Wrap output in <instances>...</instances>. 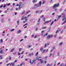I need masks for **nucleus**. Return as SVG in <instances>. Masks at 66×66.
<instances>
[{
  "label": "nucleus",
  "instance_id": "26",
  "mask_svg": "<svg viewBox=\"0 0 66 66\" xmlns=\"http://www.w3.org/2000/svg\"><path fill=\"white\" fill-rule=\"evenodd\" d=\"M46 27L45 26V27H42V29H46Z\"/></svg>",
  "mask_w": 66,
  "mask_h": 66
},
{
  "label": "nucleus",
  "instance_id": "43",
  "mask_svg": "<svg viewBox=\"0 0 66 66\" xmlns=\"http://www.w3.org/2000/svg\"><path fill=\"white\" fill-rule=\"evenodd\" d=\"M43 10H41L40 12V13H42V12H43Z\"/></svg>",
  "mask_w": 66,
  "mask_h": 66
},
{
  "label": "nucleus",
  "instance_id": "41",
  "mask_svg": "<svg viewBox=\"0 0 66 66\" xmlns=\"http://www.w3.org/2000/svg\"><path fill=\"white\" fill-rule=\"evenodd\" d=\"M29 12H30V11H27V14H28Z\"/></svg>",
  "mask_w": 66,
  "mask_h": 66
},
{
  "label": "nucleus",
  "instance_id": "4",
  "mask_svg": "<svg viewBox=\"0 0 66 66\" xmlns=\"http://www.w3.org/2000/svg\"><path fill=\"white\" fill-rule=\"evenodd\" d=\"M36 61V60H33L32 61V62H31V61L30 60V61L29 63L30 64H33V63H34V62H35V61Z\"/></svg>",
  "mask_w": 66,
  "mask_h": 66
},
{
  "label": "nucleus",
  "instance_id": "55",
  "mask_svg": "<svg viewBox=\"0 0 66 66\" xmlns=\"http://www.w3.org/2000/svg\"><path fill=\"white\" fill-rule=\"evenodd\" d=\"M27 36H25L24 37V38H25V39H26V38H27Z\"/></svg>",
  "mask_w": 66,
  "mask_h": 66
},
{
  "label": "nucleus",
  "instance_id": "22",
  "mask_svg": "<svg viewBox=\"0 0 66 66\" xmlns=\"http://www.w3.org/2000/svg\"><path fill=\"white\" fill-rule=\"evenodd\" d=\"M27 20H28V19H26L25 21H24V23H25V22H26L27 21Z\"/></svg>",
  "mask_w": 66,
  "mask_h": 66
},
{
  "label": "nucleus",
  "instance_id": "54",
  "mask_svg": "<svg viewBox=\"0 0 66 66\" xmlns=\"http://www.w3.org/2000/svg\"><path fill=\"white\" fill-rule=\"evenodd\" d=\"M41 61V63H43V60H41L40 61Z\"/></svg>",
  "mask_w": 66,
  "mask_h": 66
},
{
  "label": "nucleus",
  "instance_id": "58",
  "mask_svg": "<svg viewBox=\"0 0 66 66\" xmlns=\"http://www.w3.org/2000/svg\"><path fill=\"white\" fill-rule=\"evenodd\" d=\"M60 66H63V63L61 64L60 65Z\"/></svg>",
  "mask_w": 66,
  "mask_h": 66
},
{
  "label": "nucleus",
  "instance_id": "59",
  "mask_svg": "<svg viewBox=\"0 0 66 66\" xmlns=\"http://www.w3.org/2000/svg\"><path fill=\"white\" fill-rule=\"evenodd\" d=\"M23 56H24V55H23L21 57V59H22V58H23Z\"/></svg>",
  "mask_w": 66,
  "mask_h": 66
},
{
  "label": "nucleus",
  "instance_id": "46",
  "mask_svg": "<svg viewBox=\"0 0 66 66\" xmlns=\"http://www.w3.org/2000/svg\"><path fill=\"white\" fill-rule=\"evenodd\" d=\"M34 34H33L31 36V37H34Z\"/></svg>",
  "mask_w": 66,
  "mask_h": 66
},
{
  "label": "nucleus",
  "instance_id": "39",
  "mask_svg": "<svg viewBox=\"0 0 66 66\" xmlns=\"http://www.w3.org/2000/svg\"><path fill=\"white\" fill-rule=\"evenodd\" d=\"M63 44V43L61 42L59 44L60 45H62Z\"/></svg>",
  "mask_w": 66,
  "mask_h": 66
},
{
  "label": "nucleus",
  "instance_id": "24",
  "mask_svg": "<svg viewBox=\"0 0 66 66\" xmlns=\"http://www.w3.org/2000/svg\"><path fill=\"white\" fill-rule=\"evenodd\" d=\"M2 55H0V57H1L0 58V59L1 60V59H2L3 58V57H2Z\"/></svg>",
  "mask_w": 66,
  "mask_h": 66
},
{
  "label": "nucleus",
  "instance_id": "51",
  "mask_svg": "<svg viewBox=\"0 0 66 66\" xmlns=\"http://www.w3.org/2000/svg\"><path fill=\"white\" fill-rule=\"evenodd\" d=\"M50 31V28H49L48 30V32H49Z\"/></svg>",
  "mask_w": 66,
  "mask_h": 66
},
{
  "label": "nucleus",
  "instance_id": "34",
  "mask_svg": "<svg viewBox=\"0 0 66 66\" xmlns=\"http://www.w3.org/2000/svg\"><path fill=\"white\" fill-rule=\"evenodd\" d=\"M19 20H18L17 21V23L18 24V25H19Z\"/></svg>",
  "mask_w": 66,
  "mask_h": 66
},
{
  "label": "nucleus",
  "instance_id": "33",
  "mask_svg": "<svg viewBox=\"0 0 66 66\" xmlns=\"http://www.w3.org/2000/svg\"><path fill=\"white\" fill-rule=\"evenodd\" d=\"M39 12V11L38 10H37L36 12V13H38Z\"/></svg>",
  "mask_w": 66,
  "mask_h": 66
},
{
  "label": "nucleus",
  "instance_id": "31",
  "mask_svg": "<svg viewBox=\"0 0 66 66\" xmlns=\"http://www.w3.org/2000/svg\"><path fill=\"white\" fill-rule=\"evenodd\" d=\"M1 44H2V43H3V40H2V39H1Z\"/></svg>",
  "mask_w": 66,
  "mask_h": 66
},
{
  "label": "nucleus",
  "instance_id": "57",
  "mask_svg": "<svg viewBox=\"0 0 66 66\" xmlns=\"http://www.w3.org/2000/svg\"><path fill=\"white\" fill-rule=\"evenodd\" d=\"M27 28V26H26L25 27H24V29H25L26 28Z\"/></svg>",
  "mask_w": 66,
  "mask_h": 66
},
{
  "label": "nucleus",
  "instance_id": "63",
  "mask_svg": "<svg viewBox=\"0 0 66 66\" xmlns=\"http://www.w3.org/2000/svg\"><path fill=\"white\" fill-rule=\"evenodd\" d=\"M52 55V54H50V57H51V56Z\"/></svg>",
  "mask_w": 66,
  "mask_h": 66
},
{
  "label": "nucleus",
  "instance_id": "28",
  "mask_svg": "<svg viewBox=\"0 0 66 66\" xmlns=\"http://www.w3.org/2000/svg\"><path fill=\"white\" fill-rule=\"evenodd\" d=\"M32 47V45H30L28 47V48H31Z\"/></svg>",
  "mask_w": 66,
  "mask_h": 66
},
{
  "label": "nucleus",
  "instance_id": "56",
  "mask_svg": "<svg viewBox=\"0 0 66 66\" xmlns=\"http://www.w3.org/2000/svg\"><path fill=\"white\" fill-rule=\"evenodd\" d=\"M56 34L55 35H54V37H55H55H56Z\"/></svg>",
  "mask_w": 66,
  "mask_h": 66
},
{
  "label": "nucleus",
  "instance_id": "64",
  "mask_svg": "<svg viewBox=\"0 0 66 66\" xmlns=\"http://www.w3.org/2000/svg\"><path fill=\"white\" fill-rule=\"evenodd\" d=\"M57 54V55L58 56L59 55V52H58Z\"/></svg>",
  "mask_w": 66,
  "mask_h": 66
},
{
  "label": "nucleus",
  "instance_id": "53",
  "mask_svg": "<svg viewBox=\"0 0 66 66\" xmlns=\"http://www.w3.org/2000/svg\"><path fill=\"white\" fill-rule=\"evenodd\" d=\"M37 37V36H35V37H34V38H36V37Z\"/></svg>",
  "mask_w": 66,
  "mask_h": 66
},
{
  "label": "nucleus",
  "instance_id": "10",
  "mask_svg": "<svg viewBox=\"0 0 66 66\" xmlns=\"http://www.w3.org/2000/svg\"><path fill=\"white\" fill-rule=\"evenodd\" d=\"M61 17H62V15H59L58 16V19H60V18H61Z\"/></svg>",
  "mask_w": 66,
  "mask_h": 66
},
{
  "label": "nucleus",
  "instance_id": "36",
  "mask_svg": "<svg viewBox=\"0 0 66 66\" xmlns=\"http://www.w3.org/2000/svg\"><path fill=\"white\" fill-rule=\"evenodd\" d=\"M38 59H39V57H38L37 58V59H35L34 58V60H36H36H38Z\"/></svg>",
  "mask_w": 66,
  "mask_h": 66
},
{
  "label": "nucleus",
  "instance_id": "47",
  "mask_svg": "<svg viewBox=\"0 0 66 66\" xmlns=\"http://www.w3.org/2000/svg\"><path fill=\"white\" fill-rule=\"evenodd\" d=\"M57 9H55V12H56V11H57Z\"/></svg>",
  "mask_w": 66,
  "mask_h": 66
},
{
  "label": "nucleus",
  "instance_id": "6",
  "mask_svg": "<svg viewBox=\"0 0 66 66\" xmlns=\"http://www.w3.org/2000/svg\"><path fill=\"white\" fill-rule=\"evenodd\" d=\"M49 21H46L44 23V24H46V23H49Z\"/></svg>",
  "mask_w": 66,
  "mask_h": 66
},
{
  "label": "nucleus",
  "instance_id": "27",
  "mask_svg": "<svg viewBox=\"0 0 66 66\" xmlns=\"http://www.w3.org/2000/svg\"><path fill=\"white\" fill-rule=\"evenodd\" d=\"M7 10H5L4 12L5 13H7Z\"/></svg>",
  "mask_w": 66,
  "mask_h": 66
},
{
  "label": "nucleus",
  "instance_id": "13",
  "mask_svg": "<svg viewBox=\"0 0 66 66\" xmlns=\"http://www.w3.org/2000/svg\"><path fill=\"white\" fill-rule=\"evenodd\" d=\"M25 13V10H24L22 12V15Z\"/></svg>",
  "mask_w": 66,
  "mask_h": 66
},
{
  "label": "nucleus",
  "instance_id": "20",
  "mask_svg": "<svg viewBox=\"0 0 66 66\" xmlns=\"http://www.w3.org/2000/svg\"><path fill=\"white\" fill-rule=\"evenodd\" d=\"M38 60H40V61H41V60H42V59H41V57H39Z\"/></svg>",
  "mask_w": 66,
  "mask_h": 66
},
{
  "label": "nucleus",
  "instance_id": "3",
  "mask_svg": "<svg viewBox=\"0 0 66 66\" xmlns=\"http://www.w3.org/2000/svg\"><path fill=\"white\" fill-rule=\"evenodd\" d=\"M53 36V35H49L47 37V39H49L50 38H51Z\"/></svg>",
  "mask_w": 66,
  "mask_h": 66
},
{
  "label": "nucleus",
  "instance_id": "49",
  "mask_svg": "<svg viewBox=\"0 0 66 66\" xmlns=\"http://www.w3.org/2000/svg\"><path fill=\"white\" fill-rule=\"evenodd\" d=\"M54 22L53 21L51 23V26L52 24H53V23Z\"/></svg>",
  "mask_w": 66,
  "mask_h": 66
},
{
  "label": "nucleus",
  "instance_id": "15",
  "mask_svg": "<svg viewBox=\"0 0 66 66\" xmlns=\"http://www.w3.org/2000/svg\"><path fill=\"white\" fill-rule=\"evenodd\" d=\"M36 2V1L35 0H33L32 1V2H33V3H35V2Z\"/></svg>",
  "mask_w": 66,
  "mask_h": 66
},
{
  "label": "nucleus",
  "instance_id": "19",
  "mask_svg": "<svg viewBox=\"0 0 66 66\" xmlns=\"http://www.w3.org/2000/svg\"><path fill=\"white\" fill-rule=\"evenodd\" d=\"M21 6H19V7L18 8V9L19 10L20 9H21Z\"/></svg>",
  "mask_w": 66,
  "mask_h": 66
},
{
  "label": "nucleus",
  "instance_id": "11",
  "mask_svg": "<svg viewBox=\"0 0 66 66\" xmlns=\"http://www.w3.org/2000/svg\"><path fill=\"white\" fill-rule=\"evenodd\" d=\"M22 2H20V3H19V6H21V4H22Z\"/></svg>",
  "mask_w": 66,
  "mask_h": 66
},
{
  "label": "nucleus",
  "instance_id": "32",
  "mask_svg": "<svg viewBox=\"0 0 66 66\" xmlns=\"http://www.w3.org/2000/svg\"><path fill=\"white\" fill-rule=\"evenodd\" d=\"M66 2V0H64V2H63V4H64V3H65V2Z\"/></svg>",
  "mask_w": 66,
  "mask_h": 66
},
{
  "label": "nucleus",
  "instance_id": "50",
  "mask_svg": "<svg viewBox=\"0 0 66 66\" xmlns=\"http://www.w3.org/2000/svg\"><path fill=\"white\" fill-rule=\"evenodd\" d=\"M19 51H21V48H20L19 49Z\"/></svg>",
  "mask_w": 66,
  "mask_h": 66
},
{
  "label": "nucleus",
  "instance_id": "40",
  "mask_svg": "<svg viewBox=\"0 0 66 66\" xmlns=\"http://www.w3.org/2000/svg\"><path fill=\"white\" fill-rule=\"evenodd\" d=\"M45 32V30L42 31L41 33L42 34H43V33Z\"/></svg>",
  "mask_w": 66,
  "mask_h": 66
},
{
  "label": "nucleus",
  "instance_id": "17",
  "mask_svg": "<svg viewBox=\"0 0 66 66\" xmlns=\"http://www.w3.org/2000/svg\"><path fill=\"white\" fill-rule=\"evenodd\" d=\"M43 48L42 47H41V48H40L41 51H43Z\"/></svg>",
  "mask_w": 66,
  "mask_h": 66
},
{
  "label": "nucleus",
  "instance_id": "60",
  "mask_svg": "<svg viewBox=\"0 0 66 66\" xmlns=\"http://www.w3.org/2000/svg\"><path fill=\"white\" fill-rule=\"evenodd\" d=\"M33 21V19H30V21Z\"/></svg>",
  "mask_w": 66,
  "mask_h": 66
},
{
  "label": "nucleus",
  "instance_id": "18",
  "mask_svg": "<svg viewBox=\"0 0 66 66\" xmlns=\"http://www.w3.org/2000/svg\"><path fill=\"white\" fill-rule=\"evenodd\" d=\"M15 30V29H12L11 31L10 32H12V31H14Z\"/></svg>",
  "mask_w": 66,
  "mask_h": 66
},
{
  "label": "nucleus",
  "instance_id": "25",
  "mask_svg": "<svg viewBox=\"0 0 66 66\" xmlns=\"http://www.w3.org/2000/svg\"><path fill=\"white\" fill-rule=\"evenodd\" d=\"M40 19L39 18L38 20V22H40Z\"/></svg>",
  "mask_w": 66,
  "mask_h": 66
},
{
  "label": "nucleus",
  "instance_id": "38",
  "mask_svg": "<svg viewBox=\"0 0 66 66\" xmlns=\"http://www.w3.org/2000/svg\"><path fill=\"white\" fill-rule=\"evenodd\" d=\"M17 62V60H16L14 61V63H16V62Z\"/></svg>",
  "mask_w": 66,
  "mask_h": 66
},
{
  "label": "nucleus",
  "instance_id": "1",
  "mask_svg": "<svg viewBox=\"0 0 66 66\" xmlns=\"http://www.w3.org/2000/svg\"><path fill=\"white\" fill-rule=\"evenodd\" d=\"M59 4L58 3L57 4H54L53 6V9H55L56 7H57L58 6H59Z\"/></svg>",
  "mask_w": 66,
  "mask_h": 66
},
{
  "label": "nucleus",
  "instance_id": "23",
  "mask_svg": "<svg viewBox=\"0 0 66 66\" xmlns=\"http://www.w3.org/2000/svg\"><path fill=\"white\" fill-rule=\"evenodd\" d=\"M20 32H21V30H18V33H20Z\"/></svg>",
  "mask_w": 66,
  "mask_h": 66
},
{
  "label": "nucleus",
  "instance_id": "12",
  "mask_svg": "<svg viewBox=\"0 0 66 66\" xmlns=\"http://www.w3.org/2000/svg\"><path fill=\"white\" fill-rule=\"evenodd\" d=\"M48 34V33H46V34H44L43 35V36L44 37V36H47Z\"/></svg>",
  "mask_w": 66,
  "mask_h": 66
},
{
  "label": "nucleus",
  "instance_id": "8",
  "mask_svg": "<svg viewBox=\"0 0 66 66\" xmlns=\"http://www.w3.org/2000/svg\"><path fill=\"white\" fill-rule=\"evenodd\" d=\"M0 53H1V54H3V53H4V52L2 51V50H1V51H0Z\"/></svg>",
  "mask_w": 66,
  "mask_h": 66
},
{
  "label": "nucleus",
  "instance_id": "29",
  "mask_svg": "<svg viewBox=\"0 0 66 66\" xmlns=\"http://www.w3.org/2000/svg\"><path fill=\"white\" fill-rule=\"evenodd\" d=\"M62 37H59V39H62Z\"/></svg>",
  "mask_w": 66,
  "mask_h": 66
},
{
  "label": "nucleus",
  "instance_id": "35",
  "mask_svg": "<svg viewBox=\"0 0 66 66\" xmlns=\"http://www.w3.org/2000/svg\"><path fill=\"white\" fill-rule=\"evenodd\" d=\"M14 51V48H13L11 50V52H12Z\"/></svg>",
  "mask_w": 66,
  "mask_h": 66
},
{
  "label": "nucleus",
  "instance_id": "21",
  "mask_svg": "<svg viewBox=\"0 0 66 66\" xmlns=\"http://www.w3.org/2000/svg\"><path fill=\"white\" fill-rule=\"evenodd\" d=\"M2 22H3L4 21V19L3 18L2 19Z\"/></svg>",
  "mask_w": 66,
  "mask_h": 66
},
{
  "label": "nucleus",
  "instance_id": "16",
  "mask_svg": "<svg viewBox=\"0 0 66 66\" xmlns=\"http://www.w3.org/2000/svg\"><path fill=\"white\" fill-rule=\"evenodd\" d=\"M24 16H23L22 17L21 20H23V19H24Z\"/></svg>",
  "mask_w": 66,
  "mask_h": 66
},
{
  "label": "nucleus",
  "instance_id": "61",
  "mask_svg": "<svg viewBox=\"0 0 66 66\" xmlns=\"http://www.w3.org/2000/svg\"><path fill=\"white\" fill-rule=\"evenodd\" d=\"M22 65H23V64H22V63L20 64V66H22Z\"/></svg>",
  "mask_w": 66,
  "mask_h": 66
},
{
  "label": "nucleus",
  "instance_id": "2",
  "mask_svg": "<svg viewBox=\"0 0 66 66\" xmlns=\"http://www.w3.org/2000/svg\"><path fill=\"white\" fill-rule=\"evenodd\" d=\"M39 6V4H36L35 5V6L34 7V9H36V7H38Z\"/></svg>",
  "mask_w": 66,
  "mask_h": 66
},
{
  "label": "nucleus",
  "instance_id": "42",
  "mask_svg": "<svg viewBox=\"0 0 66 66\" xmlns=\"http://www.w3.org/2000/svg\"><path fill=\"white\" fill-rule=\"evenodd\" d=\"M47 47V44H45V47L46 48Z\"/></svg>",
  "mask_w": 66,
  "mask_h": 66
},
{
  "label": "nucleus",
  "instance_id": "44",
  "mask_svg": "<svg viewBox=\"0 0 66 66\" xmlns=\"http://www.w3.org/2000/svg\"><path fill=\"white\" fill-rule=\"evenodd\" d=\"M47 66H51V65H50V64H48L47 65Z\"/></svg>",
  "mask_w": 66,
  "mask_h": 66
},
{
  "label": "nucleus",
  "instance_id": "5",
  "mask_svg": "<svg viewBox=\"0 0 66 66\" xmlns=\"http://www.w3.org/2000/svg\"><path fill=\"white\" fill-rule=\"evenodd\" d=\"M63 18L62 19V21H64V20H66V17H65V16H63Z\"/></svg>",
  "mask_w": 66,
  "mask_h": 66
},
{
  "label": "nucleus",
  "instance_id": "37",
  "mask_svg": "<svg viewBox=\"0 0 66 66\" xmlns=\"http://www.w3.org/2000/svg\"><path fill=\"white\" fill-rule=\"evenodd\" d=\"M38 52H37L36 54V56L37 55H38Z\"/></svg>",
  "mask_w": 66,
  "mask_h": 66
},
{
  "label": "nucleus",
  "instance_id": "30",
  "mask_svg": "<svg viewBox=\"0 0 66 66\" xmlns=\"http://www.w3.org/2000/svg\"><path fill=\"white\" fill-rule=\"evenodd\" d=\"M9 59L10 60H11V59H12V58H11V56H9Z\"/></svg>",
  "mask_w": 66,
  "mask_h": 66
},
{
  "label": "nucleus",
  "instance_id": "45",
  "mask_svg": "<svg viewBox=\"0 0 66 66\" xmlns=\"http://www.w3.org/2000/svg\"><path fill=\"white\" fill-rule=\"evenodd\" d=\"M16 52H15V53H13V54H14V55H15V54H16Z\"/></svg>",
  "mask_w": 66,
  "mask_h": 66
},
{
  "label": "nucleus",
  "instance_id": "52",
  "mask_svg": "<svg viewBox=\"0 0 66 66\" xmlns=\"http://www.w3.org/2000/svg\"><path fill=\"white\" fill-rule=\"evenodd\" d=\"M43 17H44V15H42V16H41V18H43Z\"/></svg>",
  "mask_w": 66,
  "mask_h": 66
},
{
  "label": "nucleus",
  "instance_id": "48",
  "mask_svg": "<svg viewBox=\"0 0 66 66\" xmlns=\"http://www.w3.org/2000/svg\"><path fill=\"white\" fill-rule=\"evenodd\" d=\"M27 24H27V23L24 24V25L23 26V27H24V26H27Z\"/></svg>",
  "mask_w": 66,
  "mask_h": 66
},
{
  "label": "nucleus",
  "instance_id": "14",
  "mask_svg": "<svg viewBox=\"0 0 66 66\" xmlns=\"http://www.w3.org/2000/svg\"><path fill=\"white\" fill-rule=\"evenodd\" d=\"M59 29H58L57 30V31H56V34H57V33L58 32H59V31H60V29H59Z\"/></svg>",
  "mask_w": 66,
  "mask_h": 66
},
{
  "label": "nucleus",
  "instance_id": "9",
  "mask_svg": "<svg viewBox=\"0 0 66 66\" xmlns=\"http://www.w3.org/2000/svg\"><path fill=\"white\" fill-rule=\"evenodd\" d=\"M39 6H41V5L42 4V2L40 1L39 2Z\"/></svg>",
  "mask_w": 66,
  "mask_h": 66
},
{
  "label": "nucleus",
  "instance_id": "62",
  "mask_svg": "<svg viewBox=\"0 0 66 66\" xmlns=\"http://www.w3.org/2000/svg\"><path fill=\"white\" fill-rule=\"evenodd\" d=\"M4 33H5V31L4 30V31H3V34H4Z\"/></svg>",
  "mask_w": 66,
  "mask_h": 66
},
{
  "label": "nucleus",
  "instance_id": "7",
  "mask_svg": "<svg viewBox=\"0 0 66 66\" xmlns=\"http://www.w3.org/2000/svg\"><path fill=\"white\" fill-rule=\"evenodd\" d=\"M12 65V66H14V65H15V64L14 63H13V62H12L10 64V66H11V65Z\"/></svg>",
  "mask_w": 66,
  "mask_h": 66
}]
</instances>
